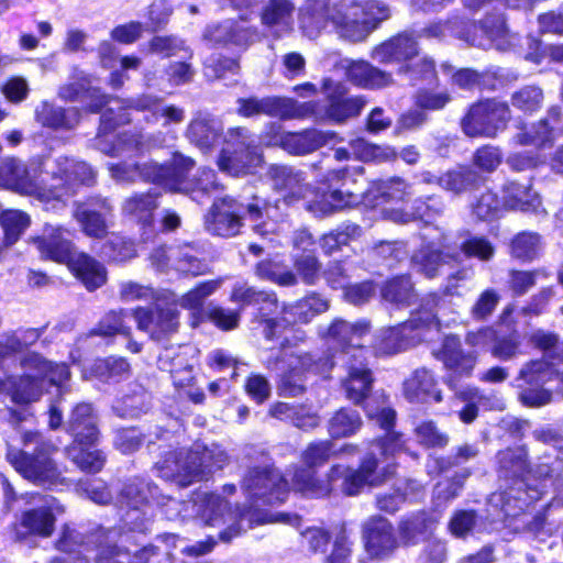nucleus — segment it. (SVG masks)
<instances>
[{"label": "nucleus", "mask_w": 563, "mask_h": 563, "mask_svg": "<svg viewBox=\"0 0 563 563\" xmlns=\"http://www.w3.org/2000/svg\"><path fill=\"white\" fill-rule=\"evenodd\" d=\"M417 54L416 40L404 33L376 46L372 52V58L378 63L388 64L410 59Z\"/></svg>", "instance_id": "30"}, {"label": "nucleus", "mask_w": 563, "mask_h": 563, "mask_svg": "<svg viewBox=\"0 0 563 563\" xmlns=\"http://www.w3.org/2000/svg\"><path fill=\"white\" fill-rule=\"evenodd\" d=\"M294 9L295 7L289 0H269L262 12V23L275 36H280L292 27Z\"/></svg>", "instance_id": "34"}, {"label": "nucleus", "mask_w": 563, "mask_h": 563, "mask_svg": "<svg viewBox=\"0 0 563 563\" xmlns=\"http://www.w3.org/2000/svg\"><path fill=\"white\" fill-rule=\"evenodd\" d=\"M75 218L88 235L101 238L106 233L107 224L103 217L99 212L90 210L86 205L77 206Z\"/></svg>", "instance_id": "53"}, {"label": "nucleus", "mask_w": 563, "mask_h": 563, "mask_svg": "<svg viewBox=\"0 0 563 563\" xmlns=\"http://www.w3.org/2000/svg\"><path fill=\"white\" fill-rule=\"evenodd\" d=\"M361 235L362 229L360 225L352 222H344L336 229L324 234L320 240V246L325 254L331 255L341 250L343 245H347L350 242L357 240Z\"/></svg>", "instance_id": "44"}, {"label": "nucleus", "mask_w": 563, "mask_h": 563, "mask_svg": "<svg viewBox=\"0 0 563 563\" xmlns=\"http://www.w3.org/2000/svg\"><path fill=\"white\" fill-rule=\"evenodd\" d=\"M192 166L194 162L190 158L175 154L169 165H153L155 173L147 175L170 191L190 195L194 200L200 202L206 195L217 190L219 184L214 172L209 168L201 169L197 178L188 179L187 174Z\"/></svg>", "instance_id": "9"}, {"label": "nucleus", "mask_w": 563, "mask_h": 563, "mask_svg": "<svg viewBox=\"0 0 563 563\" xmlns=\"http://www.w3.org/2000/svg\"><path fill=\"white\" fill-rule=\"evenodd\" d=\"M1 225L4 231V240L8 245L18 241L22 232L30 225V218L20 210H8L0 217Z\"/></svg>", "instance_id": "51"}, {"label": "nucleus", "mask_w": 563, "mask_h": 563, "mask_svg": "<svg viewBox=\"0 0 563 563\" xmlns=\"http://www.w3.org/2000/svg\"><path fill=\"white\" fill-rule=\"evenodd\" d=\"M37 508L24 511L21 515L20 523L15 527V537L19 540L29 536L49 537L54 531L55 517L52 512L54 498L51 496H32Z\"/></svg>", "instance_id": "18"}, {"label": "nucleus", "mask_w": 563, "mask_h": 563, "mask_svg": "<svg viewBox=\"0 0 563 563\" xmlns=\"http://www.w3.org/2000/svg\"><path fill=\"white\" fill-rule=\"evenodd\" d=\"M36 120L52 129H73L79 122V112L76 108L64 109L43 102L36 109Z\"/></svg>", "instance_id": "37"}, {"label": "nucleus", "mask_w": 563, "mask_h": 563, "mask_svg": "<svg viewBox=\"0 0 563 563\" xmlns=\"http://www.w3.org/2000/svg\"><path fill=\"white\" fill-rule=\"evenodd\" d=\"M90 445L74 443L67 449V455L84 472L98 473L102 470L106 457L99 450H90Z\"/></svg>", "instance_id": "46"}, {"label": "nucleus", "mask_w": 563, "mask_h": 563, "mask_svg": "<svg viewBox=\"0 0 563 563\" xmlns=\"http://www.w3.org/2000/svg\"><path fill=\"white\" fill-rule=\"evenodd\" d=\"M435 355L451 371L452 375L470 376L476 364L475 355L464 353L460 340L454 335H449L443 340L442 346Z\"/></svg>", "instance_id": "27"}, {"label": "nucleus", "mask_w": 563, "mask_h": 563, "mask_svg": "<svg viewBox=\"0 0 563 563\" xmlns=\"http://www.w3.org/2000/svg\"><path fill=\"white\" fill-rule=\"evenodd\" d=\"M362 424V418L356 410L341 408L330 418L328 430L332 438H345L355 434Z\"/></svg>", "instance_id": "43"}, {"label": "nucleus", "mask_w": 563, "mask_h": 563, "mask_svg": "<svg viewBox=\"0 0 563 563\" xmlns=\"http://www.w3.org/2000/svg\"><path fill=\"white\" fill-rule=\"evenodd\" d=\"M363 534L366 551L373 558H384L397 547L393 527L383 517L369 518L364 525Z\"/></svg>", "instance_id": "23"}, {"label": "nucleus", "mask_w": 563, "mask_h": 563, "mask_svg": "<svg viewBox=\"0 0 563 563\" xmlns=\"http://www.w3.org/2000/svg\"><path fill=\"white\" fill-rule=\"evenodd\" d=\"M164 506L169 519H175L181 515L183 509L191 507L205 525L218 528L225 526L219 533V540L224 543L231 542L245 531L242 526L244 517L232 511L224 512L227 501L216 494L199 493L194 500L187 503L169 498Z\"/></svg>", "instance_id": "8"}, {"label": "nucleus", "mask_w": 563, "mask_h": 563, "mask_svg": "<svg viewBox=\"0 0 563 563\" xmlns=\"http://www.w3.org/2000/svg\"><path fill=\"white\" fill-rule=\"evenodd\" d=\"M242 128L228 132L225 147L218 161L219 168L233 176L252 174L262 164V154Z\"/></svg>", "instance_id": "11"}, {"label": "nucleus", "mask_w": 563, "mask_h": 563, "mask_svg": "<svg viewBox=\"0 0 563 563\" xmlns=\"http://www.w3.org/2000/svg\"><path fill=\"white\" fill-rule=\"evenodd\" d=\"M467 31V23L455 18L453 20H448L444 22H438L429 25L423 29L422 35L426 37H445L448 35L457 36L472 45L475 46H485V43L477 38L476 36L470 37Z\"/></svg>", "instance_id": "45"}, {"label": "nucleus", "mask_w": 563, "mask_h": 563, "mask_svg": "<svg viewBox=\"0 0 563 563\" xmlns=\"http://www.w3.org/2000/svg\"><path fill=\"white\" fill-rule=\"evenodd\" d=\"M518 132L512 141L517 145H536L539 148L551 147L554 140L562 133L555 124H550L549 120H541L536 125L528 129L523 124L517 125Z\"/></svg>", "instance_id": "31"}, {"label": "nucleus", "mask_w": 563, "mask_h": 563, "mask_svg": "<svg viewBox=\"0 0 563 563\" xmlns=\"http://www.w3.org/2000/svg\"><path fill=\"white\" fill-rule=\"evenodd\" d=\"M413 194L412 186L404 179L395 177L387 180L374 181L364 194L366 205H378L382 201L404 200Z\"/></svg>", "instance_id": "33"}, {"label": "nucleus", "mask_w": 563, "mask_h": 563, "mask_svg": "<svg viewBox=\"0 0 563 563\" xmlns=\"http://www.w3.org/2000/svg\"><path fill=\"white\" fill-rule=\"evenodd\" d=\"M126 317L128 314L123 310L110 311L103 316L92 333L103 336L129 334L130 328L125 324Z\"/></svg>", "instance_id": "57"}, {"label": "nucleus", "mask_w": 563, "mask_h": 563, "mask_svg": "<svg viewBox=\"0 0 563 563\" xmlns=\"http://www.w3.org/2000/svg\"><path fill=\"white\" fill-rule=\"evenodd\" d=\"M333 137V133L306 130L298 133H283L277 143L290 154L305 155L328 144Z\"/></svg>", "instance_id": "28"}, {"label": "nucleus", "mask_w": 563, "mask_h": 563, "mask_svg": "<svg viewBox=\"0 0 563 563\" xmlns=\"http://www.w3.org/2000/svg\"><path fill=\"white\" fill-rule=\"evenodd\" d=\"M466 33L471 38L476 36L482 40L485 43L484 48L494 44L496 48L505 51L511 45V37L501 15L487 16L479 25L467 24Z\"/></svg>", "instance_id": "29"}, {"label": "nucleus", "mask_w": 563, "mask_h": 563, "mask_svg": "<svg viewBox=\"0 0 563 563\" xmlns=\"http://www.w3.org/2000/svg\"><path fill=\"white\" fill-rule=\"evenodd\" d=\"M235 199L224 197L217 199L205 217L206 230L218 236L231 238L240 233L242 218Z\"/></svg>", "instance_id": "19"}, {"label": "nucleus", "mask_w": 563, "mask_h": 563, "mask_svg": "<svg viewBox=\"0 0 563 563\" xmlns=\"http://www.w3.org/2000/svg\"><path fill=\"white\" fill-rule=\"evenodd\" d=\"M68 431L79 445H92L98 440L97 419L89 404L77 405L67 422Z\"/></svg>", "instance_id": "26"}, {"label": "nucleus", "mask_w": 563, "mask_h": 563, "mask_svg": "<svg viewBox=\"0 0 563 563\" xmlns=\"http://www.w3.org/2000/svg\"><path fill=\"white\" fill-rule=\"evenodd\" d=\"M543 102V92L539 87L526 86L516 91L511 97V103L515 108L523 112L538 110Z\"/></svg>", "instance_id": "59"}, {"label": "nucleus", "mask_w": 563, "mask_h": 563, "mask_svg": "<svg viewBox=\"0 0 563 563\" xmlns=\"http://www.w3.org/2000/svg\"><path fill=\"white\" fill-rule=\"evenodd\" d=\"M367 416L386 430L385 437L375 440L371 444L369 452L362 460L360 468H351L343 465H334L330 470V482H341L340 489L344 495L355 496L365 486H378L394 474L395 465L386 463L406 448L402 434L389 431L394 426L396 412L389 407L374 408L372 404L365 407Z\"/></svg>", "instance_id": "2"}, {"label": "nucleus", "mask_w": 563, "mask_h": 563, "mask_svg": "<svg viewBox=\"0 0 563 563\" xmlns=\"http://www.w3.org/2000/svg\"><path fill=\"white\" fill-rule=\"evenodd\" d=\"M332 455H335V450L331 441L310 443L301 455L307 467H298L292 473L294 489L314 497L328 495L331 490L330 486L319 483L314 478L312 468L323 465Z\"/></svg>", "instance_id": "14"}, {"label": "nucleus", "mask_w": 563, "mask_h": 563, "mask_svg": "<svg viewBox=\"0 0 563 563\" xmlns=\"http://www.w3.org/2000/svg\"><path fill=\"white\" fill-rule=\"evenodd\" d=\"M382 296L389 302L409 303L415 297L410 278L406 276H398L386 282L382 288Z\"/></svg>", "instance_id": "50"}, {"label": "nucleus", "mask_w": 563, "mask_h": 563, "mask_svg": "<svg viewBox=\"0 0 563 563\" xmlns=\"http://www.w3.org/2000/svg\"><path fill=\"white\" fill-rule=\"evenodd\" d=\"M512 256L529 261L532 260L540 251V236L536 233L522 232L511 241Z\"/></svg>", "instance_id": "56"}, {"label": "nucleus", "mask_w": 563, "mask_h": 563, "mask_svg": "<svg viewBox=\"0 0 563 563\" xmlns=\"http://www.w3.org/2000/svg\"><path fill=\"white\" fill-rule=\"evenodd\" d=\"M389 16V8L376 0L364 3L344 1L335 13L328 7V0H310L306 12L301 14V27L308 36L312 37L331 19L340 29L342 36L352 42H360Z\"/></svg>", "instance_id": "3"}, {"label": "nucleus", "mask_w": 563, "mask_h": 563, "mask_svg": "<svg viewBox=\"0 0 563 563\" xmlns=\"http://www.w3.org/2000/svg\"><path fill=\"white\" fill-rule=\"evenodd\" d=\"M500 468L506 474L521 476L526 472L528 464L526 453L522 450H505L497 455Z\"/></svg>", "instance_id": "62"}, {"label": "nucleus", "mask_w": 563, "mask_h": 563, "mask_svg": "<svg viewBox=\"0 0 563 563\" xmlns=\"http://www.w3.org/2000/svg\"><path fill=\"white\" fill-rule=\"evenodd\" d=\"M284 357L288 369L282 376L278 390L285 397H297L305 391L303 373L325 374L331 368L328 361H316L308 353H285Z\"/></svg>", "instance_id": "17"}, {"label": "nucleus", "mask_w": 563, "mask_h": 563, "mask_svg": "<svg viewBox=\"0 0 563 563\" xmlns=\"http://www.w3.org/2000/svg\"><path fill=\"white\" fill-rule=\"evenodd\" d=\"M141 141L137 135H120L115 144L109 145L107 135H99L97 146L101 152L110 156L128 155L133 156L141 150Z\"/></svg>", "instance_id": "49"}, {"label": "nucleus", "mask_w": 563, "mask_h": 563, "mask_svg": "<svg viewBox=\"0 0 563 563\" xmlns=\"http://www.w3.org/2000/svg\"><path fill=\"white\" fill-rule=\"evenodd\" d=\"M173 268L184 274L200 275L206 271V265L189 253V246L170 247Z\"/></svg>", "instance_id": "55"}, {"label": "nucleus", "mask_w": 563, "mask_h": 563, "mask_svg": "<svg viewBox=\"0 0 563 563\" xmlns=\"http://www.w3.org/2000/svg\"><path fill=\"white\" fill-rule=\"evenodd\" d=\"M219 123L211 119H196L188 128V137L202 151L211 148L218 140Z\"/></svg>", "instance_id": "47"}, {"label": "nucleus", "mask_w": 563, "mask_h": 563, "mask_svg": "<svg viewBox=\"0 0 563 563\" xmlns=\"http://www.w3.org/2000/svg\"><path fill=\"white\" fill-rule=\"evenodd\" d=\"M510 117V109L506 102L487 99L470 108L462 120V128L465 134L472 137H493L506 128Z\"/></svg>", "instance_id": "13"}, {"label": "nucleus", "mask_w": 563, "mask_h": 563, "mask_svg": "<svg viewBox=\"0 0 563 563\" xmlns=\"http://www.w3.org/2000/svg\"><path fill=\"white\" fill-rule=\"evenodd\" d=\"M501 211V203L493 191L483 192L473 206L474 214L481 220H489L497 217Z\"/></svg>", "instance_id": "64"}, {"label": "nucleus", "mask_w": 563, "mask_h": 563, "mask_svg": "<svg viewBox=\"0 0 563 563\" xmlns=\"http://www.w3.org/2000/svg\"><path fill=\"white\" fill-rule=\"evenodd\" d=\"M268 177L274 189L284 192L283 198L268 202L258 196H253L245 206L246 218L254 223V232L262 236L278 232V222L284 219L282 203L291 206L303 200L307 208V200L312 194V189L303 183L302 173L294 167L273 165L268 169Z\"/></svg>", "instance_id": "5"}, {"label": "nucleus", "mask_w": 563, "mask_h": 563, "mask_svg": "<svg viewBox=\"0 0 563 563\" xmlns=\"http://www.w3.org/2000/svg\"><path fill=\"white\" fill-rule=\"evenodd\" d=\"M367 332V322L350 323L343 320L334 321L328 332L331 349H340L332 355L333 360L328 361V366L342 363L346 368L347 375L342 380V387L346 398L355 405L361 404L372 388V374L365 363L362 345V339Z\"/></svg>", "instance_id": "4"}, {"label": "nucleus", "mask_w": 563, "mask_h": 563, "mask_svg": "<svg viewBox=\"0 0 563 563\" xmlns=\"http://www.w3.org/2000/svg\"><path fill=\"white\" fill-rule=\"evenodd\" d=\"M115 536V531H109L107 534L104 543L98 550V563H152L150 558L145 559L142 550L132 555L130 551L119 547L114 540Z\"/></svg>", "instance_id": "40"}, {"label": "nucleus", "mask_w": 563, "mask_h": 563, "mask_svg": "<svg viewBox=\"0 0 563 563\" xmlns=\"http://www.w3.org/2000/svg\"><path fill=\"white\" fill-rule=\"evenodd\" d=\"M552 364L544 357L531 361L522 366L519 379L528 385L539 384L551 379Z\"/></svg>", "instance_id": "58"}, {"label": "nucleus", "mask_w": 563, "mask_h": 563, "mask_svg": "<svg viewBox=\"0 0 563 563\" xmlns=\"http://www.w3.org/2000/svg\"><path fill=\"white\" fill-rule=\"evenodd\" d=\"M540 198L529 184L508 183L504 188V206L509 209L527 211L540 206Z\"/></svg>", "instance_id": "39"}, {"label": "nucleus", "mask_w": 563, "mask_h": 563, "mask_svg": "<svg viewBox=\"0 0 563 563\" xmlns=\"http://www.w3.org/2000/svg\"><path fill=\"white\" fill-rule=\"evenodd\" d=\"M93 180L95 173L89 165L68 156L32 162L30 165L8 159L0 166V186L45 203L62 202L73 196L79 186H89Z\"/></svg>", "instance_id": "1"}, {"label": "nucleus", "mask_w": 563, "mask_h": 563, "mask_svg": "<svg viewBox=\"0 0 563 563\" xmlns=\"http://www.w3.org/2000/svg\"><path fill=\"white\" fill-rule=\"evenodd\" d=\"M433 522L424 514H419L401 523L402 534L411 542H418L426 539L432 528Z\"/></svg>", "instance_id": "63"}, {"label": "nucleus", "mask_w": 563, "mask_h": 563, "mask_svg": "<svg viewBox=\"0 0 563 563\" xmlns=\"http://www.w3.org/2000/svg\"><path fill=\"white\" fill-rule=\"evenodd\" d=\"M431 325H438L437 316L432 311H419L412 319L404 323L382 329L376 338V347L384 354L397 353L404 347L409 331Z\"/></svg>", "instance_id": "20"}, {"label": "nucleus", "mask_w": 563, "mask_h": 563, "mask_svg": "<svg viewBox=\"0 0 563 563\" xmlns=\"http://www.w3.org/2000/svg\"><path fill=\"white\" fill-rule=\"evenodd\" d=\"M357 202V196L339 189L312 190L307 200V211L316 217L330 216Z\"/></svg>", "instance_id": "24"}, {"label": "nucleus", "mask_w": 563, "mask_h": 563, "mask_svg": "<svg viewBox=\"0 0 563 563\" xmlns=\"http://www.w3.org/2000/svg\"><path fill=\"white\" fill-rule=\"evenodd\" d=\"M236 103V112L244 118L263 114L284 120L302 119L312 115L316 110L313 102H297L276 96L240 98Z\"/></svg>", "instance_id": "12"}, {"label": "nucleus", "mask_w": 563, "mask_h": 563, "mask_svg": "<svg viewBox=\"0 0 563 563\" xmlns=\"http://www.w3.org/2000/svg\"><path fill=\"white\" fill-rule=\"evenodd\" d=\"M67 265L89 290L101 287L107 280L104 267L87 254L75 252Z\"/></svg>", "instance_id": "35"}, {"label": "nucleus", "mask_w": 563, "mask_h": 563, "mask_svg": "<svg viewBox=\"0 0 563 563\" xmlns=\"http://www.w3.org/2000/svg\"><path fill=\"white\" fill-rule=\"evenodd\" d=\"M227 459L225 452L218 446L205 448L197 444L194 450L169 452L157 463V472L166 481L188 486L212 471L222 468Z\"/></svg>", "instance_id": "6"}, {"label": "nucleus", "mask_w": 563, "mask_h": 563, "mask_svg": "<svg viewBox=\"0 0 563 563\" xmlns=\"http://www.w3.org/2000/svg\"><path fill=\"white\" fill-rule=\"evenodd\" d=\"M157 208V194L148 191L128 198L123 203V212L144 228L153 223V213Z\"/></svg>", "instance_id": "38"}, {"label": "nucleus", "mask_w": 563, "mask_h": 563, "mask_svg": "<svg viewBox=\"0 0 563 563\" xmlns=\"http://www.w3.org/2000/svg\"><path fill=\"white\" fill-rule=\"evenodd\" d=\"M244 492L250 498L264 504L283 503L288 494V483L279 472L267 466L249 471L243 479Z\"/></svg>", "instance_id": "15"}, {"label": "nucleus", "mask_w": 563, "mask_h": 563, "mask_svg": "<svg viewBox=\"0 0 563 563\" xmlns=\"http://www.w3.org/2000/svg\"><path fill=\"white\" fill-rule=\"evenodd\" d=\"M478 179V175L473 169L460 166L442 174L438 179V186L454 195H461L472 189Z\"/></svg>", "instance_id": "42"}, {"label": "nucleus", "mask_w": 563, "mask_h": 563, "mask_svg": "<svg viewBox=\"0 0 563 563\" xmlns=\"http://www.w3.org/2000/svg\"><path fill=\"white\" fill-rule=\"evenodd\" d=\"M23 449H10L7 457L14 470L25 479L38 484H54L59 477V471L51 459L56 446L34 431L22 434Z\"/></svg>", "instance_id": "7"}, {"label": "nucleus", "mask_w": 563, "mask_h": 563, "mask_svg": "<svg viewBox=\"0 0 563 563\" xmlns=\"http://www.w3.org/2000/svg\"><path fill=\"white\" fill-rule=\"evenodd\" d=\"M323 88L329 95L330 104L327 114L332 121L343 122L353 118L360 114L365 104L361 97L341 98L344 93L343 86L333 84L330 79L324 80Z\"/></svg>", "instance_id": "25"}, {"label": "nucleus", "mask_w": 563, "mask_h": 563, "mask_svg": "<svg viewBox=\"0 0 563 563\" xmlns=\"http://www.w3.org/2000/svg\"><path fill=\"white\" fill-rule=\"evenodd\" d=\"M433 375L426 368L417 369L405 383V395L411 401H441Z\"/></svg>", "instance_id": "36"}, {"label": "nucleus", "mask_w": 563, "mask_h": 563, "mask_svg": "<svg viewBox=\"0 0 563 563\" xmlns=\"http://www.w3.org/2000/svg\"><path fill=\"white\" fill-rule=\"evenodd\" d=\"M297 323H307L300 306L297 302L286 306L283 309L282 317L278 319H266L264 321V334L271 340L276 333V329L286 328Z\"/></svg>", "instance_id": "52"}, {"label": "nucleus", "mask_w": 563, "mask_h": 563, "mask_svg": "<svg viewBox=\"0 0 563 563\" xmlns=\"http://www.w3.org/2000/svg\"><path fill=\"white\" fill-rule=\"evenodd\" d=\"M134 318L139 329L150 333L156 341L176 332L179 324L178 312L174 308H155L154 310L137 308L134 310Z\"/></svg>", "instance_id": "21"}, {"label": "nucleus", "mask_w": 563, "mask_h": 563, "mask_svg": "<svg viewBox=\"0 0 563 563\" xmlns=\"http://www.w3.org/2000/svg\"><path fill=\"white\" fill-rule=\"evenodd\" d=\"M221 279H217L199 284L179 299V305L186 309H199L205 299L212 295L221 286Z\"/></svg>", "instance_id": "60"}, {"label": "nucleus", "mask_w": 563, "mask_h": 563, "mask_svg": "<svg viewBox=\"0 0 563 563\" xmlns=\"http://www.w3.org/2000/svg\"><path fill=\"white\" fill-rule=\"evenodd\" d=\"M129 107L151 112L156 122L162 121L163 126L179 124L185 119V110L183 108L166 104L162 99L152 95L141 96L132 101Z\"/></svg>", "instance_id": "32"}, {"label": "nucleus", "mask_w": 563, "mask_h": 563, "mask_svg": "<svg viewBox=\"0 0 563 563\" xmlns=\"http://www.w3.org/2000/svg\"><path fill=\"white\" fill-rule=\"evenodd\" d=\"M66 234L68 232L62 227L46 224L42 235L34 238L33 243L43 258L67 264L75 251Z\"/></svg>", "instance_id": "22"}, {"label": "nucleus", "mask_w": 563, "mask_h": 563, "mask_svg": "<svg viewBox=\"0 0 563 563\" xmlns=\"http://www.w3.org/2000/svg\"><path fill=\"white\" fill-rule=\"evenodd\" d=\"M58 95L60 98L69 101L77 100L81 96L88 95V97L91 99L89 108L92 112H98L101 110L104 103L114 102L115 107L108 108L101 115V129L104 132L112 130L115 124L126 123L130 120L124 112H120L114 118V110H122L120 102L117 100H109L106 96L99 95L97 89L91 88L89 79L84 76H78L75 81L62 86L59 88Z\"/></svg>", "instance_id": "16"}, {"label": "nucleus", "mask_w": 563, "mask_h": 563, "mask_svg": "<svg viewBox=\"0 0 563 563\" xmlns=\"http://www.w3.org/2000/svg\"><path fill=\"white\" fill-rule=\"evenodd\" d=\"M21 365L25 371L12 390V400L16 404L35 401L42 394V382L47 379L52 385L63 388L70 373L65 364H52L37 353L26 354Z\"/></svg>", "instance_id": "10"}, {"label": "nucleus", "mask_w": 563, "mask_h": 563, "mask_svg": "<svg viewBox=\"0 0 563 563\" xmlns=\"http://www.w3.org/2000/svg\"><path fill=\"white\" fill-rule=\"evenodd\" d=\"M461 250L466 257H476L481 261H490L495 254L492 242L484 236H470L461 244Z\"/></svg>", "instance_id": "61"}, {"label": "nucleus", "mask_w": 563, "mask_h": 563, "mask_svg": "<svg viewBox=\"0 0 563 563\" xmlns=\"http://www.w3.org/2000/svg\"><path fill=\"white\" fill-rule=\"evenodd\" d=\"M459 254H442L431 246H423L418 250L411 257L412 267L427 276L432 278L437 275L439 267L448 263L450 260L457 261Z\"/></svg>", "instance_id": "41"}, {"label": "nucleus", "mask_w": 563, "mask_h": 563, "mask_svg": "<svg viewBox=\"0 0 563 563\" xmlns=\"http://www.w3.org/2000/svg\"><path fill=\"white\" fill-rule=\"evenodd\" d=\"M256 274L280 286H291L297 283V277L291 271L273 261L258 263L256 265Z\"/></svg>", "instance_id": "54"}, {"label": "nucleus", "mask_w": 563, "mask_h": 563, "mask_svg": "<svg viewBox=\"0 0 563 563\" xmlns=\"http://www.w3.org/2000/svg\"><path fill=\"white\" fill-rule=\"evenodd\" d=\"M417 442L428 449L445 448L450 441L449 434L431 421L420 422L413 430Z\"/></svg>", "instance_id": "48"}]
</instances>
